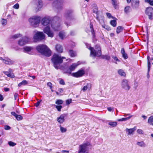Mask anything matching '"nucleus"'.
<instances>
[{"label":"nucleus","mask_w":153,"mask_h":153,"mask_svg":"<svg viewBox=\"0 0 153 153\" xmlns=\"http://www.w3.org/2000/svg\"><path fill=\"white\" fill-rule=\"evenodd\" d=\"M23 49L25 52H27L29 54H31V53L30 52L33 50V48L31 47L26 46L23 48Z\"/></svg>","instance_id":"dca6fc26"},{"label":"nucleus","mask_w":153,"mask_h":153,"mask_svg":"<svg viewBox=\"0 0 153 153\" xmlns=\"http://www.w3.org/2000/svg\"><path fill=\"white\" fill-rule=\"evenodd\" d=\"M128 119L127 117L126 118H124L121 119H119L118 120V121H126L128 120Z\"/></svg>","instance_id":"09e8293b"},{"label":"nucleus","mask_w":153,"mask_h":153,"mask_svg":"<svg viewBox=\"0 0 153 153\" xmlns=\"http://www.w3.org/2000/svg\"><path fill=\"white\" fill-rule=\"evenodd\" d=\"M90 27L91 28V33L93 35V36L94 37L95 36V33L94 32V30L93 27V25L91 24H90Z\"/></svg>","instance_id":"4c0bfd02"},{"label":"nucleus","mask_w":153,"mask_h":153,"mask_svg":"<svg viewBox=\"0 0 153 153\" xmlns=\"http://www.w3.org/2000/svg\"><path fill=\"white\" fill-rule=\"evenodd\" d=\"M16 118L17 120L19 121L22 120L23 118V117L22 116L17 114L16 116Z\"/></svg>","instance_id":"79ce46f5"},{"label":"nucleus","mask_w":153,"mask_h":153,"mask_svg":"<svg viewBox=\"0 0 153 153\" xmlns=\"http://www.w3.org/2000/svg\"><path fill=\"white\" fill-rule=\"evenodd\" d=\"M110 24L114 27H115L117 25L116 21L115 20H112L110 21Z\"/></svg>","instance_id":"2f4dec72"},{"label":"nucleus","mask_w":153,"mask_h":153,"mask_svg":"<svg viewBox=\"0 0 153 153\" xmlns=\"http://www.w3.org/2000/svg\"><path fill=\"white\" fill-rule=\"evenodd\" d=\"M10 128V127L8 126H4V129L6 130H9Z\"/></svg>","instance_id":"13d9d810"},{"label":"nucleus","mask_w":153,"mask_h":153,"mask_svg":"<svg viewBox=\"0 0 153 153\" xmlns=\"http://www.w3.org/2000/svg\"><path fill=\"white\" fill-rule=\"evenodd\" d=\"M85 45H86L87 48H88V49H89V46L90 47H91L90 45L89 44H88L87 43H86Z\"/></svg>","instance_id":"338daca9"},{"label":"nucleus","mask_w":153,"mask_h":153,"mask_svg":"<svg viewBox=\"0 0 153 153\" xmlns=\"http://www.w3.org/2000/svg\"><path fill=\"white\" fill-rule=\"evenodd\" d=\"M140 1L139 0H135V4L134 7L135 8L138 7L139 6Z\"/></svg>","instance_id":"72a5a7b5"},{"label":"nucleus","mask_w":153,"mask_h":153,"mask_svg":"<svg viewBox=\"0 0 153 153\" xmlns=\"http://www.w3.org/2000/svg\"><path fill=\"white\" fill-rule=\"evenodd\" d=\"M111 1H112V4L113 5L114 7H115L116 8L117 5L116 0H111Z\"/></svg>","instance_id":"37998d69"},{"label":"nucleus","mask_w":153,"mask_h":153,"mask_svg":"<svg viewBox=\"0 0 153 153\" xmlns=\"http://www.w3.org/2000/svg\"><path fill=\"white\" fill-rule=\"evenodd\" d=\"M137 145L138 146L141 147H145L146 146V144L143 141L137 142Z\"/></svg>","instance_id":"4be33fe9"},{"label":"nucleus","mask_w":153,"mask_h":153,"mask_svg":"<svg viewBox=\"0 0 153 153\" xmlns=\"http://www.w3.org/2000/svg\"><path fill=\"white\" fill-rule=\"evenodd\" d=\"M93 11L94 13H97V8L96 7H94L93 9Z\"/></svg>","instance_id":"6e6d98bb"},{"label":"nucleus","mask_w":153,"mask_h":153,"mask_svg":"<svg viewBox=\"0 0 153 153\" xmlns=\"http://www.w3.org/2000/svg\"><path fill=\"white\" fill-rule=\"evenodd\" d=\"M103 59L107 60H109L110 58V56L108 55H103L102 56Z\"/></svg>","instance_id":"e433bc0d"},{"label":"nucleus","mask_w":153,"mask_h":153,"mask_svg":"<svg viewBox=\"0 0 153 153\" xmlns=\"http://www.w3.org/2000/svg\"><path fill=\"white\" fill-rule=\"evenodd\" d=\"M28 84V82L26 80H24L21 82L19 83L18 85L19 87H21L22 85H25Z\"/></svg>","instance_id":"a878e982"},{"label":"nucleus","mask_w":153,"mask_h":153,"mask_svg":"<svg viewBox=\"0 0 153 153\" xmlns=\"http://www.w3.org/2000/svg\"><path fill=\"white\" fill-rule=\"evenodd\" d=\"M72 100L71 99L67 100L66 101V104L67 105H69L71 102Z\"/></svg>","instance_id":"8fccbe9b"},{"label":"nucleus","mask_w":153,"mask_h":153,"mask_svg":"<svg viewBox=\"0 0 153 153\" xmlns=\"http://www.w3.org/2000/svg\"><path fill=\"white\" fill-rule=\"evenodd\" d=\"M60 127V129L61 132L62 133L65 132L66 131V128L62 127L61 126Z\"/></svg>","instance_id":"c03bdc74"},{"label":"nucleus","mask_w":153,"mask_h":153,"mask_svg":"<svg viewBox=\"0 0 153 153\" xmlns=\"http://www.w3.org/2000/svg\"><path fill=\"white\" fill-rule=\"evenodd\" d=\"M146 14L149 16V19L152 20L153 16V8L151 7L147 8L146 10Z\"/></svg>","instance_id":"f8f14e48"},{"label":"nucleus","mask_w":153,"mask_h":153,"mask_svg":"<svg viewBox=\"0 0 153 153\" xmlns=\"http://www.w3.org/2000/svg\"><path fill=\"white\" fill-rule=\"evenodd\" d=\"M8 144L10 146H13L15 145H16V144L15 143H14L12 141H9L8 142Z\"/></svg>","instance_id":"de8ad7c7"},{"label":"nucleus","mask_w":153,"mask_h":153,"mask_svg":"<svg viewBox=\"0 0 153 153\" xmlns=\"http://www.w3.org/2000/svg\"><path fill=\"white\" fill-rule=\"evenodd\" d=\"M18 95L17 93H15L14 94V97L15 100H16L17 99V98L18 97Z\"/></svg>","instance_id":"bf43d9fd"},{"label":"nucleus","mask_w":153,"mask_h":153,"mask_svg":"<svg viewBox=\"0 0 153 153\" xmlns=\"http://www.w3.org/2000/svg\"><path fill=\"white\" fill-rule=\"evenodd\" d=\"M10 90V89L9 88H4V91H9Z\"/></svg>","instance_id":"774afa93"},{"label":"nucleus","mask_w":153,"mask_h":153,"mask_svg":"<svg viewBox=\"0 0 153 153\" xmlns=\"http://www.w3.org/2000/svg\"><path fill=\"white\" fill-rule=\"evenodd\" d=\"M89 49L90 51L91 56L99 57L101 55V48L99 45H96L94 48L89 46Z\"/></svg>","instance_id":"20e7f679"},{"label":"nucleus","mask_w":153,"mask_h":153,"mask_svg":"<svg viewBox=\"0 0 153 153\" xmlns=\"http://www.w3.org/2000/svg\"><path fill=\"white\" fill-rule=\"evenodd\" d=\"M59 36L61 39H63L65 36V33L63 31H61L59 33Z\"/></svg>","instance_id":"c756f323"},{"label":"nucleus","mask_w":153,"mask_h":153,"mask_svg":"<svg viewBox=\"0 0 153 153\" xmlns=\"http://www.w3.org/2000/svg\"><path fill=\"white\" fill-rule=\"evenodd\" d=\"M62 0H56L53 3V6L58 9H61L63 4Z\"/></svg>","instance_id":"ddd939ff"},{"label":"nucleus","mask_w":153,"mask_h":153,"mask_svg":"<svg viewBox=\"0 0 153 153\" xmlns=\"http://www.w3.org/2000/svg\"><path fill=\"white\" fill-rule=\"evenodd\" d=\"M0 59L2 60L3 63L8 65H12L14 62L13 61L8 58H6L5 59H4L2 57H0Z\"/></svg>","instance_id":"4468645a"},{"label":"nucleus","mask_w":153,"mask_h":153,"mask_svg":"<svg viewBox=\"0 0 153 153\" xmlns=\"http://www.w3.org/2000/svg\"><path fill=\"white\" fill-rule=\"evenodd\" d=\"M63 102V100H56L55 103L57 105H61Z\"/></svg>","instance_id":"f704fd0d"},{"label":"nucleus","mask_w":153,"mask_h":153,"mask_svg":"<svg viewBox=\"0 0 153 153\" xmlns=\"http://www.w3.org/2000/svg\"><path fill=\"white\" fill-rule=\"evenodd\" d=\"M123 27L122 26H119L118 27L116 30V33H117L118 34L121 32L123 31Z\"/></svg>","instance_id":"c85d7f7f"},{"label":"nucleus","mask_w":153,"mask_h":153,"mask_svg":"<svg viewBox=\"0 0 153 153\" xmlns=\"http://www.w3.org/2000/svg\"><path fill=\"white\" fill-rule=\"evenodd\" d=\"M121 53L122 54L123 57L125 59H126L128 58L127 54L125 53L124 49L123 48L121 49Z\"/></svg>","instance_id":"aec40b11"},{"label":"nucleus","mask_w":153,"mask_h":153,"mask_svg":"<svg viewBox=\"0 0 153 153\" xmlns=\"http://www.w3.org/2000/svg\"><path fill=\"white\" fill-rule=\"evenodd\" d=\"M1 22L2 25L3 26L6 25L7 23V21L6 20L3 19H1Z\"/></svg>","instance_id":"c9c22d12"},{"label":"nucleus","mask_w":153,"mask_h":153,"mask_svg":"<svg viewBox=\"0 0 153 153\" xmlns=\"http://www.w3.org/2000/svg\"><path fill=\"white\" fill-rule=\"evenodd\" d=\"M59 83L62 85H64L65 82L63 80L61 79L59 81Z\"/></svg>","instance_id":"052dcab7"},{"label":"nucleus","mask_w":153,"mask_h":153,"mask_svg":"<svg viewBox=\"0 0 153 153\" xmlns=\"http://www.w3.org/2000/svg\"><path fill=\"white\" fill-rule=\"evenodd\" d=\"M51 19L49 16L43 18L41 20V24L44 26H47L44 29V32L47 34L48 36L52 37L53 36V33L50 30V25H51L52 28L55 31L59 30L61 27L60 24V19L58 16L54 17L51 23L50 24Z\"/></svg>","instance_id":"f257e3e1"},{"label":"nucleus","mask_w":153,"mask_h":153,"mask_svg":"<svg viewBox=\"0 0 153 153\" xmlns=\"http://www.w3.org/2000/svg\"><path fill=\"white\" fill-rule=\"evenodd\" d=\"M40 19V17L39 16H33L29 19L28 21L31 26L36 27L39 24Z\"/></svg>","instance_id":"423d86ee"},{"label":"nucleus","mask_w":153,"mask_h":153,"mask_svg":"<svg viewBox=\"0 0 153 153\" xmlns=\"http://www.w3.org/2000/svg\"><path fill=\"white\" fill-rule=\"evenodd\" d=\"M79 62H78L77 63H74L70 65L67 70V73L69 74H71V72L74 71L77 66L79 64Z\"/></svg>","instance_id":"9b49d317"},{"label":"nucleus","mask_w":153,"mask_h":153,"mask_svg":"<svg viewBox=\"0 0 153 153\" xmlns=\"http://www.w3.org/2000/svg\"><path fill=\"white\" fill-rule=\"evenodd\" d=\"M118 73L121 76H126V74L124 72V71L121 69L118 70Z\"/></svg>","instance_id":"7c9ffc66"},{"label":"nucleus","mask_w":153,"mask_h":153,"mask_svg":"<svg viewBox=\"0 0 153 153\" xmlns=\"http://www.w3.org/2000/svg\"><path fill=\"white\" fill-rule=\"evenodd\" d=\"M37 8L38 9V10H39L42 7V3L41 0H37Z\"/></svg>","instance_id":"5701e85b"},{"label":"nucleus","mask_w":153,"mask_h":153,"mask_svg":"<svg viewBox=\"0 0 153 153\" xmlns=\"http://www.w3.org/2000/svg\"><path fill=\"white\" fill-rule=\"evenodd\" d=\"M40 101H38L35 104V106L37 107L40 103Z\"/></svg>","instance_id":"0e129e2a"},{"label":"nucleus","mask_w":153,"mask_h":153,"mask_svg":"<svg viewBox=\"0 0 153 153\" xmlns=\"http://www.w3.org/2000/svg\"><path fill=\"white\" fill-rule=\"evenodd\" d=\"M47 85L48 86H49L50 88V89L51 90L52 87V83L50 82H48L47 83Z\"/></svg>","instance_id":"864d4df0"},{"label":"nucleus","mask_w":153,"mask_h":153,"mask_svg":"<svg viewBox=\"0 0 153 153\" xmlns=\"http://www.w3.org/2000/svg\"><path fill=\"white\" fill-rule=\"evenodd\" d=\"M65 57H61L57 54H54L51 60L54 67L58 69L59 67V65L63 62V59H65Z\"/></svg>","instance_id":"7ed1b4c3"},{"label":"nucleus","mask_w":153,"mask_h":153,"mask_svg":"<svg viewBox=\"0 0 153 153\" xmlns=\"http://www.w3.org/2000/svg\"><path fill=\"white\" fill-rule=\"evenodd\" d=\"M56 51L58 52L62 53L63 51V48L62 46L59 44H57L55 47Z\"/></svg>","instance_id":"6ab92c4d"},{"label":"nucleus","mask_w":153,"mask_h":153,"mask_svg":"<svg viewBox=\"0 0 153 153\" xmlns=\"http://www.w3.org/2000/svg\"><path fill=\"white\" fill-rule=\"evenodd\" d=\"M85 74V71L84 70L81 69L75 73H73L71 75L75 77H79L83 76Z\"/></svg>","instance_id":"9d476101"},{"label":"nucleus","mask_w":153,"mask_h":153,"mask_svg":"<svg viewBox=\"0 0 153 153\" xmlns=\"http://www.w3.org/2000/svg\"><path fill=\"white\" fill-rule=\"evenodd\" d=\"M112 57L115 60H116L118 62H120V60L118 59L117 57L116 56H112Z\"/></svg>","instance_id":"603ef678"},{"label":"nucleus","mask_w":153,"mask_h":153,"mask_svg":"<svg viewBox=\"0 0 153 153\" xmlns=\"http://www.w3.org/2000/svg\"><path fill=\"white\" fill-rule=\"evenodd\" d=\"M4 99L2 95L0 94V100L2 101Z\"/></svg>","instance_id":"69168bd1"},{"label":"nucleus","mask_w":153,"mask_h":153,"mask_svg":"<svg viewBox=\"0 0 153 153\" xmlns=\"http://www.w3.org/2000/svg\"><path fill=\"white\" fill-rule=\"evenodd\" d=\"M45 37V36L43 32H37L33 36V38L36 41H39L44 39Z\"/></svg>","instance_id":"0eeeda50"},{"label":"nucleus","mask_w":153,"mask_h":153,"mask_svg":"<svg viewBox=\"0 0 153 153\" xmlns=\"http://www.w3.org/2000/svg\"><path fill=\"white\" fill-rule=\"evenodd\" d=\"M136 127L135 126L133 128H131L128 129L127 128L126 129V132H128V134H132L136 130Z\"/></svg>","instance_id":"a211bd4d"},{"label":"nucleus","mask_w":153,"mask_h":153,"mask_svg":"<svg viewBox=\"0 0 153 153\" xmlns=\"http://www.w3.org/2000/svg\"><path fill=\"white\" fill-rule=\"evenodd\" d=\"M19 5L18 4H16L15 5L13 6V8L16 9H18L19 8Z\"/></svg>","instance_id":"5fc2aeb1"},{"label":"nucleus","mask_w":153,"mask_h":153,"mask_svg":"<svg viewBox=\"0 0 153 153\" xmlns=\"http://www.w3.org/2000/svg\"><path fill=\"white\" fill-rule=\"evenodd\" d=\"M65 17L67 19L69 20L71 19L72 18L71 13L67 12L65 14Z\"/></svg>","instance_id":"412c9836"},{"label":"nucleus","mask_w":153,"mask_h":153,"mask_svg":"<svg viewBox=\"0 0 153 153\" xmlns=\"http://www.w3.org/2000/svg\"><path fill=\"white\" fill-rule=\"evenodd\" d=\"M66 116L65 114H62L60 116L57 118V121L58 123H62L65 121V117Z\"/></svg>","instance_id":"2eb2a0df"},{"label":"nucleus","mask_w":153,"mask_h":153,"mask_svg":"<svg viewBox=\"0 0 153 153\" xmlns=\"http://www.w3.org/2000/svg\"><path fill=\"white\" fill-rule=\"evenodd\" d=\"M37 51L41 54L49 57L51 55V51L45 45H40L36 47Z\"/></svg>","instance_id":"f03ea898"},{"label":"nucleus","mask_w":153,"mask_h":153,"mask_svg":"<svg viewBox=\"0 0 153 153\" xmlns=\"http://www.w3.org/2000/svg\"><path fill=\"white\" fill-rule=\"evenodd\" d=\"M148 123L150 125L153 126V116H151L149 118Z\"/></svg>","instance_id":"b1692460"},{"label":"nucleus","mask_w":153,"mask_h":153,"mask_svg":"<svg viewBox=\"0 0 153 153\" xmlns=\"http://www.w3.org/2000/svg\"><path fill=\"white\" fill-rule=\"evenodd\" d=\"M69 53V55L71 57H74L76 55V52L72 50H70Z\"/></svg>","instance_id":"393cba45"},{"label":"nucleus","mask_w":153,"mask_h":153,"mask_svg":"<svg viewBox=\"0 0 153 153\" xmlns=\"http://www.w3.org/2000/svg\"><path fill=\"white\" fill-rule=\"evenodd\" d=\"M102 27L103 28H105V29L107 30H111V28L109 26L106 25H102Z\"/></svg>","instance_id":"58836bf2"},{"label":"nucleus","mask_w":153,"mask_h":153,"mask_svg":"<svg viewBox=\"0 0 153 153\" xmlns=\"http://www.w3.org/2000/svg\"><path fill=\"white\" fill-rule=\"evenodd\" d=\"M130 8V7L129 6H127L124 9L125 12L126 13H128L129 11Z\"/></svg>","instance_id":"a19ab883"},{"label":"nucleus","mask_w":153,"mask_h":153,"mask_svg":"<svg viewBox=\"0 0 153 153\" xmlns=\"http://www.w3.org/2000/svg\"><path fill=\"white\" fill-rule=\"evenodd\" d=\"M108 124L112 127H114L116 126L117 123L115 122H110L108 123Z\"/></svg>","instance_id":"473e14b6"},{"label":"nucleus","mask_w":153,"mask_h":153,"mask_svg":"<svg viewBox=\"0 0 153 153\" xmlns=\"http://www.w3.org/2000/svg\"><path fill=\"white\" fill-rule=\"evenodd\" d=\"M107 109L109 111H111L113 109V108L111 107H109L107 108Z\"/></svg>","instance_id":"680f3d73"},{"label":"nucleus","mask_w":153,"mask_h":153,"mask_svg":"<svg viewBox=\"0 0 153 153\" xmlns=\"http://www.w3.org/2000/svg\"><path fill=\"white\" fill-rule=\"evenodd\" d=\"M56 108L57 109V110L59 111H60L61 109L62 108V107L61 105H56Z\"/></svg>","instance_id":"a18cd8bd"},{"label":"nucleus","mask_w":153,"mask_h":153,"mask_svg":"<svg viewBox=\"0 0 153 153\" xmlns=\"http://www.w3.org/2000/svg\"><path fill=\"white\" fill-rule=\"evenodd\" d=\"M22 36V35L20 33H17L12 36V38L14 39H16Z\"/></svg>","instance_id":"cd10ccee"},{"label":"nucleus","mask_w":153,"mask_h":153,"mask_svg":"<svg viewBox=\"0 0 153 153\" xmlns=\"http://www.w3.org/2000/svg\"><path fill=\"white\" fill-rule=\"evenodd\" d=\"M137 133L140 134H144V131L141 129H138L137 130Z\"/></svg>","instance_id":"49530a36"},{"label":"nucleus","mask_w":153,"mask_h":153,"mask_svg":"<svg viewBox=\"0 0 153 153\" xmlns=\"http://www.w3.org/2000/svg\"><path fill=\"white\" fill-rule=\"evenodd\" d=\"M106 14L107 17L108 18H113V17L112 16L111 14L110 13H106Z\"/></svg>","instance_id":"4d7b16f0"},{"label":"nucleus","mask_w":153,"mask_h":153,"mask_svg":"<svg viewBox=\"0 0 153 153\" xmlns=\"http://www.w3.org/2000/svg\"><path fill=\"white\" fill-rule=\"evenodd\" d=\"M84 86L82 89L84 91H85L88 89H90L91 88V85L90 83H86L84 84Z\"/></svg>","instance_id":"f3484780"},{"label":"nucleus","mask_w":153,"mask_h":153,"mask_svg":"<svg viewBox=\"0 0 153 153\" xmlns=\"http://www.w3.org/2000/svg\"><path fill=\"white\" fill-rule=\"evenodd\" d=\"M121 85L123 88L126 91H128L130 88V86L129 85L128 80L124 79L122 80Z\"/></svg>","instance_id":"1a4fd4ad"},{"label":"nucleus","mask_w":153,"mask_h":153,"mask_svg":"<svg viewBox=\"0 0 153 153\" xmlns=\"http://www.w3.org/2000/svg\"><path fill=\"white\" fill-rule=\"evenodd\" d=\"M7 76L12 78H13L15 77L13 74L12 73H9V74H8Z\"/></svg>","instance_id":"3c124183"},{"label":"nucleus","mask_w":153,"mask_h":153,"mask_svg":"<svg viewBox=\"0 0 153 153\" xmlns=\"http://www.w3.org/2000/svg\"><path fill=\"white\" fill-rule=\"evenodd\" d=\"M11 114L13 116H15V117H16V116H17V114L16 113L14 112H11Z\"/></svg>","instance_id":"e2e57ef3"},{"label":"nucleus","mask_w":153,"mask_h":153,"mask_svg":"<svg viewBox=\"0 0 153 153\" xmlns=\"http://www.w3.org/2000/svg\"><path fill=\"white\" fill-rule=\"evenodd\" d=\"M91 145L89 142H86L79 146L78 153H89Z\"/></svg>","instance_id":"39448f33"},{"label":"nucleus","mask_w":153,"mask_h":153,"mask_svg":"<svg viewBox=\"0 0 153 153\" xmlns=\"http://www.w3.org/2000/svg\"><path fill=\"white\" fill-rule=\"evenodd\" d=\"M147 59L148 60V72L149 73L150 71V68L151 66V64L149 61L150 57L149 56H147Z\"/></svg>","instance_id":"bb28decb"},{"label":"nucleus","mask_w":153,"mask_h":153,"mask_svg":"<svg viewBox=\"0 0 153 153\" xmlns=\"http://www.w3.org/2000/svg\"><path fill=\"white\" fill-rule=\"evenodd\" d=\"M145 1L149 3L151 5L153 6V0H145Z\"/></svg>","instance_id":"ea45409f"},{"label":"nucleus","mask_w":153,"mask_h":153,"mask_svg":"<svg viewBox=\"0 0 153 153\" xmlns=\"http://www.w3.org/2000/svg\"><path fill=\"white\" fill-rule=\"evenodd\" d=\"M30 39L27 36H24L20 39L18 41V44L20 46H22L28 43Z\"/></svg>","instance_id":"6e6552de"}]
</instances>
